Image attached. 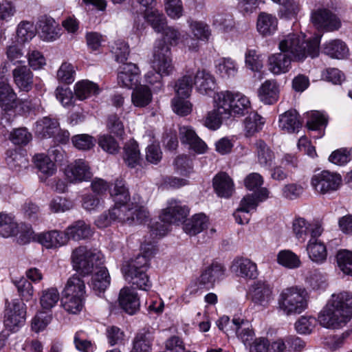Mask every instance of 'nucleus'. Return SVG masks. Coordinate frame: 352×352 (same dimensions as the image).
I'll return each instance as SVG.
<instances>
[{
    "instance_id": "obj_18",
    "label": "nucleus",
    "mask_w": 352,
    "mask_h": 352,
    "mask_svg": "<svg viewBox=\"0 0 352 352\" xmlns=\"http://www.w3.org/2000/svg\"><path fill=\"white\" fill-rule=\"evenodd\" d=\"M118 301L121 308L130 315L135 314L140 309L138 294L131 287H125L120 289Z\"/></svg>"
},
{
    "instance_id": "obj_23",
    "label": "nucleus",
    "mask_w": 352,
    "mask_h": 352,
    "mask_svg": "<svg viewBox=\"0 0 352 352\" xmlns=\"http://www.w3.org/2000/svg\"><path fill=\"white\" fill-rule=\"evenodd\" d=\"M305 126L309 131H323L329 122L328 116L323 111H310L304 114Z\"/></svg>"
},
{
    "instance_id": "obj_34",
    "label": "nucleus",
    "mask_w": 352,
    "mask_h": 352,
    "mask_svg": "<svg viewBox=\"0 0 352 352\" xmlns=\"http://www.w3.org/2000/svg\"><path fill=\"white\" fill-rule=\"evenodd\" d=\"M19 226L10 214L0 212V235L4 238L15 236L19 231Z\"/></svg>"
},
{
    "instance_id": "obj_12",
    "label": "nucleus",
    "mask_w": 352,
    "mask_h": 352,
    "mask_svg": "<svg viewBox=\"0 0 352 352\" xmlns=\"http://www.w3.org/2000/svg\"><path fill=\"white\" fill-rule=\"evenodd\" d=\"M65 175L70 183L88 182L93 177L89 163L83 159H78L69 164L65 168Z\"/></svg>"
},
{
    "instance_id": "obj_33",
    "label": "nucleus",
    "mask_w": 352,
    "mask_h": 352,
    "mask_svg": "<svg viewBox=\"0 0 352 352\" xmlns=\"http://www.w3.org/2000/svg\"><path fill=\"white\" fill-rule=\"evenodd\" d=\"M278 21L275 16L261 12L257 20V30L263 36H269L275 32L277 29Z\"/></svg>"
},
{
    "instance_id": "obj_57",
    "label": "nucleus",
    "mask_w": 352,
    "mask_h": 352,
    "mask_svg": "<svg viewBox=\"0 0 352 352\" xmlns=\"http://www.w3.org/2000/svg\"><path fill=\"white\" fill-rule=\"evenodd\" d=\"M351 331V330H347L340 335L327 336L325 338L324 344L330 350L336 351L344 346L346 340L349 337Z\"/></svg>"
},
{
    "instance_id": "obj_11",
    "label": "nucleus",
    "mask_w": 352,
    "mask_h": 352,
    "mask_svg": "<svg viewBox=\"0 0 352 352\" xmlns=\"http://www.w3.org/2000/svg\"><path fill=\"white\" fill-rule=\"evenodd\" d=\"M6 305L4 325L10 331H16L25 322V305L19 300H13L11 302L6 300Z\"/></svg>"
},
{
    "instance_id": "obj_53",
    "label": "nucleus",
    "mask_w": 352,
    "mask_h": 352,
    "mask_svg": "<svg viewBox=\"0 0 352 352\" xmlns=\"http://www.w3.org/2000/svg\"><path fill=\"white\" fill-rule=\"evenodd\" d=\"M338 266L345 274L352 276V252L340 250L336 255Z\"/></svg>"
},
{
    "instance_id": "obj_32",
    "label": "nucleus",
    "mask_w": 352,
    "mask_h": 352,
    "mask_svg": "<svg viewBox=\"0 0 352 352\" xmlns=\"http://www.w3.org/2000/svg\"><path fill=\"white\" fill-rule=\"evenodd\" d=\"M307 251L311 261L317 263H322L327 259V248L323 242L318 239H309Z\"/></svg>"
},
{
    "instance_id": "obj_17",
    "label": "nucleus",
    "mask_w": 352,
    "mask_h": 352,
    "mask_svg": "<svg viewBox=\"0 0 352 352\" xmlns=\"http://www.w3.org/2000/svg\"><path fill=\"white\" fill-rule=\"evenodd\" d=\"M13 80L20 91L28 92L34 85V74L27 65H17L12 72Z\"/></svg>"
},
{
    "instance_id": "obj_49",
    "label": "nucleus",
    "mask_w": 352,
    "mask_h": 352,
    "mask_svg": "<svg viewBox=\"0 0 352 352\" xmlns=\"http://www.w3.org/2000/svg\"><path fill=\"white\" fill-rule=\"evenodd\" d=\"M278 263L289 269H295L300 266L299 257L291 250H282L277 256Z\"/></svg>"
},
{
    "instance_id": "obj_45",
    "label": "nucleus",
    "mask_w": 352,
    "mask_h": 352,
    "mask_svg": "<svg viewBox=\"0 0 352 352\" xmlns=\"http://www.w3.org/2000/svg\"><path fill=\"white\" fill-rule=\"evenodd\" d=\"M59 300L60 294L58 289L50 287L42 291L40 304L43 309L49 311L56 306Z\"/></svg>"
},
{
    "instance_id": "obj_55",
    "label": "nucleus",
    "mask_w": 352,
    "mask_h": 352,
    "mask_svg": "<svg viewBox=\"0 0 352 352\" xmlns=\"http://www.w3.org/2000/svg\"><path fill=\"white\" fill-rule=\"evenodd\" d=\"M246 132H258L263 129L265 119L256 112H251L244 120Z\"/></svg>"
},
{
    "instance_id": "obj_1",
    "label": "nucleus",
    "mask_w": 352,
    "mask_h": 352,
    "mask_svg": "<svg viewBox=\"0 0 352 352\" xmlns=\"http://www.w3.org/2000/svg\"><path fill=\"white\" fill-rule=\"evenodd\" d=\"M321 36L317 35L305 41V36L297 34H289L280 41L279 53L272 54L268 58L269 70L278 75L287 72L292 60H302L308 56H318Z\"/></svg>"
},
{
    "instance_id": "obj_4",
    "label": "nucleus",
    "mask_w": 352,
    "mask_h": 352,
    "mask_svg": "<svg viewBox=\"0 0 352 352\" xmlns=\"http://www.w3.org/2000/svg\"><path fill=\"white\" fill-rule=\"evenodd\" d=\"M224 266L217 262H212L201 273L200 276L193 283H191L182 296L185 303H188L190 299L202 290H210L214 287L215 283L223 278L225 274Z\"/></svg>"
},
{
    "instance_id": "obj_47",
    "label": "nucleus",
    "mask_w": 352,
    "mask_h": 352,
    "mask_svg": "<svg viewBox=\"0 0 352 352\" xmlns=\"http://www.w3.org/2000/svg\"><path fill=\"white\" fill-rule=\"evenodd\" d=\"M194 84L192 75L186 74L179 78L175 85V91L177 97L188 98L190 96Z\"/></svg>"
},
{
    "instance_id": "obj_35",
    "label": "nucleus",
    "mask_w": 352,
    "mask_h": 352,
    "mask_svg": "<svg viewBox=\"0 0 352 352\" xmlns=\"http://www.w3.org/2000/svg\"><path fill=\"white\" fill-rule=\"evenodd\" d=\"M323 52L331 58L342 59L346 56L349 50L342 41L335 39L324 45Z\"/></svg>"
},
{
    "instance_id": "obj_24",
    "label": "nucleus",
    "mask_w": 352,
    "mask_h": 352,
    "mask_svg": "<svg viewBox=\"0 0 352 352\" xmlns=\"http://www.w3.org/2000/svg\"><path fill=\"white\" fill-rule=\"evenodd\" d=\"M38 241L47 248H57L64 245L67 242V236L65 232L51 230L41 233L37 236Z\"/></svg>"
},
{
    "instance_id": "obj_37",
    "label": "nucleus",
    "mask_w": 352,
    "mask_h": 352,
    "mask_svg": "<svg viewBox=\"0 0 352 352\" xmlns=\"http://www.w3.org/2000/svg\"><path fill=\"white\" fill-rule=\"evenodd\" d=\"M135 87L131 94L133 104L139 107L147 106L152 100L151 89L146 85H137Z\"/></svg>"
},
{
    "instance_id": "obj_50",
    "label": "nucleus",
    "mask_w": 352,
    "mask_h": 352,
    "mask_svg": "<svg viewBox=\"0 0 352 352\" xmlns=\"http://www.w3.org/2000/svg\"><path fill=\"white\" fill-rule=\"evenodd\" d=\"M175 171L183 176H188L193 170L192 160L187 155H179L174 161Z\"/></svg>"
},
{
    "instance_id": "obj_27",
    "label": "nucleus",
    "mask_w": 352,
    "mask_h": 352,
    "mask_svg": "<svg viewBox=\"0 0 352 352\" xmlns=\"http://www.w3.org/2000/svg\"><path fill=\"white\" fill-rule=\"evenodd\" d=\"M17 105L16 94L10 85L4 81L0 82V106L8 111L14 109Z\"/></svg>"
},
{
    "instance_id": "obj_62",
    "label": "nucleus",
    "mask_w": 352,
    "mask_h": 352,
    "mask_svg": "<svg viewBox=\"0 0 352 352\" xmlns=\"http://www.w3.org/2000/svg\"><path fill=\"white\" fill-rule=\"evenodd\" d=\"M19 294L25 300H29L34 294V289L32 283L25 278L22 277L19 280L14 281Z\"/></svg>"
},
{
    "instance_id": "obj_59",
    "label": "nucleus",
    "mask_w": 352,
    "mask_h": 352,
    "mask_svg": "<svg viewBox=\"0 0 352 352\" xmlns=\"http://www.w3.org/2000/svg\"><path fill=\"white\" fill-rule=\"evenodd\" d=\"M22 44H12L7 47L6 55L8 59L13 63L14 65L19 64L24 62L25 56L22 50Z\"/></svg>"
},
{
    "instance_id": "obj_28",
    "label": "nucleus",
    "mask_w": 352,
    "mask_h": 352,
    "mask_svg": "<svg viewBox=\"0 0 352 352\" xmlns=\"http://www.w3.org/2000/svg\"><path fill=\"white\" fill-rule=\"evenodd\" d=\"M237 338L245 344H250L254 336V331L247 320L234 317L232 321Z\"/></svg>"
},
{
    "instance_id": "obj_52",
    "label": "nucleus",
    "mask_w": 352,
    "mask_h": 352,
    "mask_svg": "<svg viewBox=\"0 0 352 352\" xmlns=\"http://www.w3.org/2000/svg\"><path fill=\"white\" fill-rule=\"evenodd\" d=\"M250 107V102L246 96L240 93L234 94L232 104V116H243L248 112Z\"/></svg>"
},
{
    "instance_id": "obj_19",
    "label": "nucleus",
    "mask_w": 352,
    "mask_h": 352,
    "mask_svg": "<svg viewBox=\"0 0 352 352\" xmlns=\"http://www.w3.org/2000/svg\"><path fill=\"white\" fill-rule=\"evenodd\" d=\"M36 25L40 36L44 41H52L60 36L61 29L52 17L41 16Z\"/></svg>"
},
{
    "instance_id": "obj_2",
    "label": "nucleus",
    "mask_w": 352,
    "mask_h": 352,
    "mask_svg": "<svg viewBox=\"0 0 352 352\" xmlns=\"http://www.w3.org/2000/svg\"><path fill=\"white\" fill-rule=\"evenodd\" d=\"M72 258L74 267L83 275L96 270L91 277L90 287L97 295L104 293L110 285L111 278L107 267L102 265L101 252L80 246L73 251Z\"/></svg>"
},
{
    "instance_id": "obj_61",
    "label": "nucleus",
    "mask_w": 352,
    "mask_h": 352,
    "mask_svg": "<svg viewBox=\"0 0 352 352\" xmlns=\"http://www.w3.org/2000/svg\"><path fill=\"white\" fill-rule=\"evenodd\" d=\"M351 151L346 148H338L331 153L329 161L338 166H343L351 160Z\"/></svg>"
},
{
    "instance_id": "obj_60",
    "label": "nucleus",
    "mask_w": 352,
    "mask_h": 352,
    "mask_svg": "<svg viewBox=\"0 0 352 352\" xmlns=\"http://www.w3.org/2000/svg\"><path fill=\"white\" fill-rule=\"evenodd\" d=\"M94 138L87 133H80L72 138L74 146L79 150H89L95 144Z\"/></svg>"
},
{
    "instance_id": "obj_5",
    "label": "nucleus",
    "mask_w": 352,
    "mask_h": 352,
    "mask_svg": "<svg viewBox=\"0 0 352 352\" xmlns=\"http://www.w3.org/2000/svg\"><path fill=\"white\" fill-rule=\"evenodd\" d=\"M309 294L305 288L292 286L283 289L278 298V309L285 316L303 312L308 306Z\"/></svg>"
},
{
    "instance_id": "obj_15",
    "label": "nucleus",
    "mask_w": 352,
    "mask_h": 352,
    "mask_svg": "<svg viewBox=\"0 0 352 352\" xmlns=\"http://www.w3.org/2000/svg\"><path fill=\"white\" fill-rule=\"evenodd\" d=\"M230 270L237 277L246 280H254L258 276L257 265L245 257H236L232 262Z\"/></svg>"
},
{
    "instance_id": "obj_48",
    "label": "nucleus",
    "mask_w": 352,
    "mask_h": 352,
    "mask_svg": "<svg viewBox=\"0 0 352 352\" xmlns=\"http://www.w3.org/2000/svg\"><path fill=\"white\" fill-rule=\"evenodd\" d=\"M124 160L129 167L134 168L140 162V155L138 145L135 142H130L125 144Z\"/></svg>"
},
{
    "instance_id": "obj_63",
    "label": "nucleus",
    "mask_w": 352,
    "mask_h": 352,
    "mask_svg": "<svg viewBox=\"0 0 352 352\" xmlns=\"http://www.w3.org/2000/svg\"><path fill=\"white\" fill-rule=\"evenodd\" d=\"M15 235L18 236L16 241L20 245L29 243L34 238L32 226L25 223L19 224V231Z\"/></svg>"
},
{
    "instance_id": "obj_38",
    "label": "nucleus",
    "mask_w": 352,
    "mask_h": 352,
    "mask_svg": "<svg viewBox=\"0 0 352 352\" xmlns=\"http://www.w3.org/2000/svg\"><path fill=\"white\" fill-rule=\"evenodd\" d=\"M256 148L257 157L258 164L263 167L269 168L275 158L274 152L264 142L259 140L255 144Z\"/></svg>"
},
{
    "instance_id": "obj_21",
    "label": "nucleus",
    "mask_w": 352,
    "mask_h": 352,
    "mask_svg": "<svg viewBox=\"0 0 352 352\" xmlns=\"http://www.w3.org/2000/svg\"><path fill=\"white\" fill-rule=\"evenodd\" d=\"M209 224L207 216L201 212L192 215L184 221V231L190 236H195L206 229Z\"/></svg>"
},
{
    "instance_id": "obj_3",
    "label": "nucleus",
    "mask_w": 352,
    "mask_h": 352,
    "mask_svg": "<svg viewBox=\"0 0 352 352\" xmlns=\"http://www.w3.org/2000/svg\"><path fill=\"white\" fill-rule=\"evenodd\" d=\"M352 318V294L340 292L333 294L319 312L318 321L327 329H337L344 326Z\"/></svg>"
},
{
    "instance_id": "obj_8",
    "label": "nucleus",
    "mask_w": 352,
    "mask_h": 352,
    "mask_svg": "<svg viewBox=\"0 0 352 352\" xmlns=\"http://www.w3.org/2000/svg\"><path fill=\"white\" fill-rule=\"evenodd\" d=\"M152 67L164 76H169L173 72L170 47L164 40H157L155 43Z\"/></svg>"
},
{
    "instance_id": "obj_39",
    "label": "nucleus",
    "mask_w": 352,
    "mask_h": 352,
    "mask_svg": "<svg viewBox=\"0 0 352 352\" xmlns=\"http://www.w3.org/2000/svg\"><path fill=\"white\" fill-rule=\"evenodd\" d=\"M99 92L100 89L98 85L88 80H82L75 85V95L81 100L98 94Z\"/></svg>"
},
{
    "instance_id": "obj_42",
    "label": "nucleus",
    "mask_w": 352,
    "mask_h": 352,
    "mask_svg": "<svg viewBox=\"0 0 352 352\" xmlns=\"http://www.w3.org/2000/svg\"><path fill=\"white\" fill-rule=\"evenodd\" d=\"M33 162L37 169L47 177L52 176L56 172L54 163L44 153L34 155Z\"/></svg>"
},
{
    "instance_id": "obj_36",
    "label": "nucleus",
    "mask_w": 352,
    "mask_h": 352,
    "mask_svg": "<svg viewBox=\"0 0 352 352\" xmlns=\"http://www.w3.org/2000/svg\"><path fill=\"white\" fill-rule=\"evenodd\" d=\"M215 98L219 113L223 114L224 117L229 118L232 116V104L234 94L229 91H221L217 94Z\"/></svg>"
},
{
    "instance_id": "obj_58",
    "label": "nucleus",
    "mask_w": 352,
    "mask_h": 352,
    "mask_svg": "<svg viewBox=\"0 0 352 352\" xmlns=\"http://www.w3.org/2000/svg\"><path fill=\"white\" fill-rule=\"evenodd\" d=\"M36 132H54L60 130V124L55 118L44 117L36 122Z\"/></svg>"
},
{
    "instance_id": "obj_16",
    "label": "nucleus",
    "mask_w": 352,
    "mask_h": 352,
    "mask_svg": "<svg viewBox=\"0 0 352 352\" xmlns=\"http://www.w3.org/2000/svg\"><path fill=\"white\" fill-rule=\"evenodd\" d=\"M140 70L135 64L128 63L120 66L118 74V82L122 86L133 89L139 82Z\"/></svg>"
},
{
    "instance_id": "obj_40",
    "label": "nucleus",
    "mask_w": 352,
    "mask_h": 352,
    "mask_svg": "<svg viewBox=\"0 0 352 352\" xmlns=\"http://www.w3.org/2000/svg\"><path fill=\"white\" fill-rule=\"evenodd\" d=\"M85 299V296L63 294L61 304L66 311L69 314H76L82 310Z\"/></svg>"
},
{
    "instance_id": "obj_64",
    "label": "nucleus",
    "mask_w": 352,
    "mask_h": 352,
    "mask_svg": "<svg viewBox=\"0 0 352 352\" xmlns=\"http://www.w3.org/2000/svg\"><path fill=\"white\" fill-rule=\"evenodd\" d=\"M74 73L72 64L63 63L57 72V78L63 82L70 84L74 80Z\"/></svg>"
},
{
    "instance_id": "obj_54",
    "label": "nucleus",
    "mask_w": 352,
    "mask_h": 352,
    "mask_svg": "<svg viewBox=\"0 0 352 352\" xmlns=\"http://www.w3.org/2000/svg\"><path fill=\"white\" fill-rule=\"evenodd\" d=\"M35 30L36 28L30 22H21L16 31L17 42L23 44L31 40L35 36Z\"/></svg>"
},
{
    "instance_id": "obj_13",
    "label": "nucleus",
    "mask_w": 352,
    "mask_h": 352,
    "mask_svg": "<svg viewBox=\"0 0 352 352\" xmlns=\"http://www.w3.org/2000/svg\"><path fill=\"white\" fill-rule=\"evenodd\" d=\"M189 212L187 205L180 200L171 199L167 201V206L162 210L160 217L164 221L178 225L184 221Z\"/></svg>"
},
{
    "instance_id": "obj_43",
    "label": "nucleus",
    "mask_w": 352,
    "mask_h": 352,
    "mask_svg": "<svg viewBox=\"0 0 352 352\" xmlns=\"http://www.w3.org/2000/svg\"><path fill=\"white\" fill-rule=\"evenodd\" d=\"M181 141L182 144H188L189 148L197 154L205 153L208 148L206 144L197 133H182Z\"/></svg>"
},
{
    "instance_id": "obj_29",
    "label": "nucleus",
    "mask_w": 352,
    "mask_h": 352,
    "mask_svg": "<svg viewBox=\"0 0 352 352\" xmlns=\"http://www.w3.org/2000/svg\"><path fill=\"white\" fill-rule=\"evenodd\" d=\"M278 126L280 130L289 132H299L302 123L298 119V113L295 110L288 111L280 116Z\"/></svg>"
},
{
    "instance_id": "obj_51",
    "label": "nucleus",
    "mask_w": 352,
    "mask_h": 352,
    "mask_svg": "<svg viewBox=\"0 0 352 352\" xmlns=\"http://www.w3.org/2000/svg\"><path fill=\"white\" fill-rule=\"evenodd\" d=\"M145 18L157 32H162L167 26L166 16L158 10L148 12Z\"/></svg>"
},
{
    "instance_id": "obj_30",
    "label": "nucleus",
    "mask_w": 352,
    "mask_h": 352,
    "mask_svg": "<svg viewBox=\"0 0 352 352\" xmlns=\"http://www.w3.org/2000/svg\"><path fill=\"white\" fill-rule=\"evenodd\" d=\"M91 230L89 225L84 221H77L69 226L65 231V235L67 236V241L70 239L78 241L88 238L91 235Z\"/></svg>"
},
{
    "instance_id": "obj_10",
    "label": "nucleus",
    "mask_w": 352,
    "mask_h": 352,
    "mask_svg": "<svg viewBox=\"0 0 352 352\" xmlns=\"http://www.w3.org/2000/svg\"><path fill=\"white\" fill-rule=\"evenodd\" d=\"M311 21L318 30L333 32L342 25L340 19L332 11L327 8H318L311 14Z\"/></svg>"
},
{
    "instance_id": "obj_6",
    "label": "nucleus",
    "mask_w": 352,
    "mask_h": 352,
    "mask_svg": "<svg viewBox=\"0 0 352 352\" xmlns=\"http://www.w3.org/2000/svg\"><path fill=\"white\" fill-rule=\"evenodd\" d=\"M149 267L148 256L138 255L135 258L126 262L122 267L124 279L137 288L148 291L152 286L146 271Z\"/></svg>"
},
{
    "instance_id": "obj_25",
    "label": "nucleus",
    "mask_w": 352,
    "mask_h": 352,
    "mask_svg": "<svg viewBox=\"0 0 352 352\" xmlns=\"http://www.w3.org/2000/svg\"><path fill=\"white\" fill-rule=\"evenodd\" d=\"M193 78L197 91L201 94H207L215 88L214 76L206 70L197 71Z\"/></svg>"
},
{
    "instance_id": "obj_26",
    "label": "nucleus",
    "mask_w": 352,
    "mask_h": 352,
    "mask_svg": "<svg viewBox=\"0 0 352 352\" xmlns=\"http://www.w3.org/2000/svg\"><path fill=\"white\" fill-rule=\"evenodd\" d=\"M257 206L256 200L254 196L246 195L241 201L240 206L234 213L236 221L239 224H245L249 222V217H247L252 209H255Z\"/></svg>"
},
{
    "instance_id": "obj_44",
    "label": "nucleus",
    "mask_w": 352,
    "mask_h": 352,
    "mask_svg": "<svg viewBox=\"0 0 352 352\" xmlns=\"http://www.w3.org/2000/svg\"><path fill=\"white\" fill-rule=\"evenodd\" d=\"M63 294L85 296V284L84 280L77 275L72 276L68 279Z\"/></svg>"
},
{
    "instance_id": "obj_41",
    "label": "nucleus",
    "mask_w": 352,
    "mask_h": 352,
    "mask_svg": "<svg viewBox=\"0 0 352 352\" xmlns=\"http://www.w3.org/2000/svg\"><path fill=\"white\" fill-rule=\"evenodd\" d=\"M6 160L10 168L16 172L28 166V158L15 150L7 151Z\"/></svg>"
},
{
    "instance_id": "obj_14",
    "label": "nucleus",
    "mask_w": 352,
    "mask_h": 352,
    "mask_svg": "<svg viewBox=\"0 0 352 352\" xmlns=\"http://www.w3.org/2000/svg\"><path fill=\"white\" fill-rule=\"evenodd\" d=\"M248 296L254 305L267 307L273 300L272 288L266 282L258 280L250 285Z\"/></svg>"
},
{
    "instance_id": "obj_56",
    "label": "nucleus",
    "mask_w": 352,
    "mask_h": 352,
    "mask_svg": "<svg viewBox=\"0 0 352 352\" xmlns=\"http://www.w3.org/2000/svg\"><path fill=\"white\" fill-rule=\"evenodd\" d=\"M98 144L103 151L109 154H116L120 151L118 142L111 133H104L98 139Z\"/></svg>"
},
{
    "instance_id": "obj_22",
    "label": "nucleus",
    "mask_w": 352,
    "mask_h": 352,
    "mask_svg": "<svg viewBox=\"0 0 352 352\" xmlns=\"http://www.w3.org/2000/svg\"><path fill=\"white\" fill-rule=\"evenodd\" d=\"M154 332L150 329H143L135 336L131 352H151Z\"/></svg>"
},
{
    "instance_id": "obj_31",
    "label": "nucleus",
    "mask_w": 352,
    "mask_h": 352,
    "mask_svg": "<svg viewBox=\"0 0 352 352\" xmlns=\"http://www.w3.org/2000/svg\"><path fill=\"white\" fill-rule=\"evenodd\" d=\"M260 100L266 104L276 102L278 98V89L274 80H266L258 89Z\"/></svg>"
},
{
    "instance_id": "obj_20",
    "label": "nucleus",
    "mask_w": 352,
    "mask_h": 352,
    "mask_svg": "<svg viewBox=\"0 0 352 352\" xmlns=\"http://www.w3.org/2000/svg\"><path fill=\"white\" fill-rule=\"evenodd\" d=\"M212 185L215 192L221 197L228 198L234 190L232 178L225 172H220L214 177Z\"/></svg>"
},
{
    "instance_id": "obj_7",
    "label": "nucleus",
    "mask_w": 352,
    "mask_h": 352,
    "mask_svg": "<svg viewBox=\"0 0 352 352\" xmlns=\"http://www.w3.org/2000/svg\"><path fill=\"white\" fill-rule=\"evenodd\" d=\"M114 221L129 225L142 223L148 218V212L142 206L133 203L116 204L111 208Z\"/></svg>"
},
{
    "instance_id": "obj_46",
    "label": "nucleus",
    "mask_w": 352,
    "mask_h": 352,
    "mask_svg": "<svg viewBox=\"0 0 352 352\" xmlns=\"http://www.w3.org/2000/svg\"><path fill=\"white\" fill-rule=\"evenodd\" d=\"M111 196L116 204L126 203L130 200L128 188L122 179H116L113 188L111 190Z\"/></svg>"
},
{
    "instance_id": "obj_9",
    "label": "nucleus",
    "mask_w": 352,
    "mask_h": 352,
    "mask_svg": "<svg viewBox=\"0 0 352 352\" xmlns=\"http://www.w3.org/2000/svg\"><path fill=\"white\" fill-rule=\"evenodd\" d=\"M342 177L340 174L322 170L316 172L311 179V186L314 190L320 194H330L339 189L342 185Z\"/></svg>"
}]
</instances>
